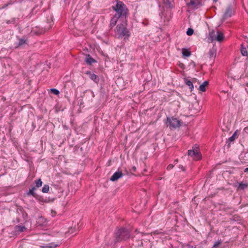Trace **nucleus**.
Listing matches in <instances>:
<instances>
[{
	"label": "nucleus",
	"mask_w": 248,
	"mask_h": 248,
	"mask_svg": "<svg viewBox=\"0 0 248 248\" xmlns=\"http://www.w3.org/2000/svg\"><path fill=\"white\" fill-rule=\"evenodd\" d=\"M136 235L132 236L130 245L132 247L138 248L140 246L147 248L150 247V242L148 239L145 238V236H149L148 233H143L135 230Z\"/></svg>",
	"instance_id": "nucleus-1"
},
{
	"label": "nucleus",
	"mask_w": 248,
	"mask_h": 248,
	"mask_svg": "<svg viewBox=\"0 0 248 248\" xmlns=\"http://www.w3.org/2000/svg\"><path fill=\"white\" fill-rule=\"evenodd\" d=\"M130 237V231L125 227L117 228L114 233V243L126 241Z\"/></svg>",
	"instance_id": "nucleus-2"
},
{
	"label": "nucleus",
	"mask_w": 248,
	"mask_h": 248,
	"mask_svg": "<svg viewBox=\"0 0 248 248\" xmlns=\"http://www.w3.org/2000/svg\"><path fill=\"white\" fill-rule=\"evenodd\" d=\"M112 8L116 12L115 16L120 18L122 21L126 20V16L128 15V9L125 5L121 1L117 0V4L115 6H112Z\"/></svg>",
	"instance_id": "nucleus-3"
},
{
	"label": "nucleus",
	"mask_w": 248,
	"mask_h": 248,
	"mask_svg": "<svg viewBox=\"0 0 248 248\" xmlns=\"http://www.w3.org/2000/svg\"><path fill=\"white\" fill-rule=\"evenodd\" d=\"M127 20L122 21V23L119 24L116 27V33L119 38L124 39H128L130 35V32L126 28Z\"/></svg>",
	"instance_id": "nucleus-4"
},
{
	"label": "nucleus",
	"mask_w": 248,
	"mask_h": 248,
	"mask_svg": "<svg viewBox=\"0 0 248 248\" xmlns=\"http://www.w3.org/2000/svg\"><path fill=\"white\" fill-rule=\"evenodd\" d=\"M182 123V122L180 120L173 117H167L165 122L167 126H169L171 129L179 127Z\"/></svg>",
	"instance_id": "nucleus-5"
},
{
	"label": "nucleus",
	"mask_w": 248,
	"mask_h": 248,
	"mask_svg": "<svg viewBox=\"0 0 248 248\" xmlns=\"http://www.w3.org/2000/svg\"><path fill=\"white\" fill-rule=\"evenodd\" d=\"M188 155L193 157V159L198 160L202 158L201 154L199 151V148L197 147L195 148L193 146L192 149L188 151Z\"/></svg>",
	"instance_id": "nucleus-6"
},
{
	"label": "nucleus",
	"mask_w": 248,
	"mask_h": 248,
	"mask_svg": "<svg viewBox=\"0 0 248 248\" xmlns=\"http://www.w3.org/2000/svg\"><path fill=\"white\" fill-rule=\"evenodd\" d=\"M128 171L125 169L124 173L123 172L122 170H120V168L118 169V171L115 172L112 176L110 177V180L112 182H115L122 178L123 176L125 174L128 175Z\"/></svg>",
	"instance_id": "nucleus-7"
},
{
	"label": "nucleus",
	"mask_w": 248,
	"mask_h": 248,
	"mask_svg": "<svg viewBox=\"0 0 248 248\" xmlns=\"http://www.w3.org/2000/svg\"><path fill=\"white\" fill-rule=\"evenodd\" d=\"M233 12L234 10L233 9L232 6L231 4H230L228 5L225 13L223 15L222 20L223 21H225L227 18L231 17Z\"/></svg>",
	"instance_id": "nucleus-8"
},
{
	"label": "nucleus",
	"mask_w": 248,
	"mask_h": 248,
	"mask_svg": "<svg viewBox=\"0 0 248 248\" xmlns=\"http://www.w3.org/2000/svg\"><path fill=\"white\" fill-rule=\"evenodd\" d=\"M239 134H240V131L238 130H236L234 132L233 135L231 137H230L228 139V140L226 141V144H225L224 147H227V149H229L230 147L231 142H233L235 139H237Z\"/></svg>",
	"instance_id": "nucleus-9"
},
{
	"label": "nucleus",
	"mask_w": 248,
	"mask_h": 248,
	"mask_svg": "<svg viewBox=\"0 0 248 248\" xmlns=\"http://www.w3.org/2000/svg\"><path fill=\"white\" fill-rule=\"evenodd\" d=\"M187 4L189 7L193 9H198L202 5L199 0H190V2Z\"/></svg>",
	"instance_id": "nucleus-10"
},
{
	"label": "nucleus",
	"mask_w": 248,
	"mask_h": 248,
	"mask_svg": "<svg viewBox=\"0 0 248 248\" xmlns=\"http://www.w3.org/2000/svg\"><path fill=\"white\" fill-rule=\"evenodd\" d=\"M85 74L88 75L90 79L94 81L95 83H98V82L99 81V79L98 78L97 76L93 73L91 71H86Z\"/></svg>",
	"instance_id": "nucleus-11"
},
{
	"label": "nucleus",
	"mask_w": 248,
	"mask_h": 248,
	"mask_svg": "<svg viewBox=\"0 0 248 248\" xmlns=\"http://www.w3.org/2000/svg\"><path fill=\"white\" fill-rule=\"evenodd\" d=\"M85 62L88 65H92L93 63H96L97 61L92 57L90 54H86Z\"/></svg>",
	"instance_id": "nucleus-12"
},
{
	"label": "nucleus",
	"mask_w": 248,
	"mask_h": 248,
	"mask_svg": "<svg viewBox=\"0 0 248 248\" xmlns=\"http://www.w3.org/2000/svg\"><path fill=\"white\" fill-rule=\"evenodd\" d=\"M27 39L24 37L19 39L18 42L16 44L15 48H18L22 46H25L27 44Z\"/></svg>",
	"instance_id": "nucleus-13"
},
{
	"label": "nucleus",
	"mask_w": 248,
	"mask_h": 248,
	"mask_svg": "<svg viewBox=\"0 0 248 248\" xmlns=\"http://www.w3.org/2000/svg\"><path fill=\"white\" fill-rule=\"evenodd\" d=\"M217 48L214 46L209 51V56L210 59L215 58L216 57Z\"/></svg>",
	"instance_id": "nucleus-14"
},
{
	"label": "nucleus",
	"mask_w": 248,
	"mask_h": 248,
	"mask_svg": "<svg viewBox=\"0 0 248 248\" xmlns=\"http://www.w3.org/2000/svg\"><path fill=\"white\" fill-rule=\"evenodd\" d=\"M216 35L214 30H212L209 33V37L208 38V41L209 43H211L216 40Z\"/></svg>",
	"instance_id": "nucleus-15"
},
{
	"label": "nucleus",
	"mask_w": 248,
	"mask_h": 248,
	"mask_svg": "<svg viewBox=\"0 0 248 248\" xmlns=\"http://www.w3.org/2000/svg\"><path fill=\"white\" fill-rule=\"evenodd\" d=\"M217 34L216 35L215 40L219 42L222 41L224 38L223 33L219 31H217Z\"/></svg>",
	"instance_id": "nucleus-16"
},
{
	"label": "nucleus",
	"mask_w": 248,
	"mask_h": 248,
	"mask_svg": "<svg viewBox=\"0 0 248 248\" xmlns=\"http://www.w3.org/2000/svg\"><path fill=\"white\" fill-rule=\"evenodd\" d=\"M120 18L116 16H114L111 19L110 26L112 28L115 26L117 23V22Z\"/></svg>",
	"instance_id": "nucleus-17"
},
{
	"label": "nucleus",
	"mask_w": 248,
	"mask_h": 248,
	"mask_svg": "<svg viewBox=\"0 0 248 248\" xmlns=\"http://www.w3.org/2000/svg\"><path fill=\"white\" fill-rule=\"evenodd\" d=\"M209 85V82L208 81H204L199 86V90L202 92H205L206 91V87Z\"/></svg>",
	"instance_id": "nucleus-18"
},
{
	"label": "nucleus",
	"mask_w": 248,
	"mask_h": 248,
	"mask_svg": "<svg viewBox=\"0 0 248 248\" xmlns=\"http://www.w3.org/2000/svg\"><path fill=\"white\" fill-rule=\"evenodd\" d=\"M184 81H185V83H186V84L189 87L191 92H192L194 89V86H193L192 82L191 81V80L187 79L186 78H184Z\"/></svg>",
	"instance_id": "nucleus-19"
},
{
	"label": "nucleus",
	"mask_w": 248,
	"mask_h": 248,
	"mask_svg": "<svg viewBox=\"0 0 248 248\" xmlns=\"http://www.w3.org/2000/svg\"><path fill=\"white\" fill-rule=\"evenodd\" d=\"M183 56L185 57H188L191 55V52L187 48H184L182 50Z\"/></svg>",
	"instance_id": "nucleus-20"
},
{
	"label": "nucleus",
	"mask_w": 248,
	"mask_h": 248,
	"mask_svg": "<svg viewBox=\"0 0 248 248\" xmlns=\"http://www.w3.org/2000/svg\"><path fill=\"white\" fill-rule=\"evenodd\" d=\"M240 51H241V54L243 56H248V50L247 49V48L244 46V45L243 44H242L241 45Z\"/></svg>",
	"instance_id": "nucleus-21"
},
{
	"label": "nucleus",
	"mask_w": 248,
	"mask_h": 248,
	"mask_svg": "<svg viewBox=\"0 0 248 248\" xmlns=\"http://www.w3.org/2000/svg\"><path fill=\"white\" fill-rule=\"evenodd\" d=\"M240 220L241 217L237 215H235L229 218V221L231 223L234 221H239Z\"/></svg>",
	"instance_id": "nucleus-22"
},
{
	"label": "nucleus",
	"mask_w": 248,
	"mask_h": 248,
	"mask_svg": "<svg viewBox=\"0 0 248 248\" xmlns=\"http://www.w3.org/2000/svg\"><path fill=\"white\" fill-rule=\"evenodd\" d=\"M51 22H48L47 23V25L44 26V31H42L41 32V33L44 32L46 31H47V30H49L52 27V23L53 22V21H52V17H51Z\"/></svg>",
	"instance_id": "nucleus-23"
},
{
	"label": "nucleus",
	"mask_w": 248,
	"mask_h": 248,
	"mask_svg": "<svg viewBox=\"0 0 248 248\" xmlns=\"http://www.w3.org/2000/svg\"><path fill=\"white\" fill-rule=\"evenodd\" d=\"M15 229L18 232H21L25 231L27 228L25 226H16Z\"/></svg>",
	"instance_id": "nucleus-24"
},
{
	"label": "nucleus",
	"mask_w": 248,
	"mask_h": 248,
	"mask_svg": "<svg viewBox=\"0 0 248 248\" xmlns=\"http://www.w3.org/2000/svg\"><path fill=\"white\" fill-rule=\"evenodd\" d=\"M35 198L38 201L43 202H48V201L46 199H44L43 196L41 195H39L38 194L36 195Z\"/></svg>",
	"instance_id": "nucleus-25"
},
{
	"label": "nucleus",
	"mask_w": 248,
	"mask_h": 248,
	"mask_svg": "<svg viewBox=\"0 0 248 248\" xmlns=\"http://www.w3.org/2000/svg\"><path fill=\"white\" fill-rule=\"evenodd\" d=\"M35 190H36V187L35 186H33L31 189H30V190L27 192V195H31L35 198L37 195V194L34 192Z\"/></svg>",
	"instance_id": "nucleus-26"
},
{
	"label": "nucleus",
	"mask_w": 248,
	"mask_h": 248,
	"mask_svg": "<svg viewBox=\"0 0 248 248\" xmlns=\"http://www.w3.org/2000/svg\"><path fill=\"white\" fill-rule=\"evenodd\" d=\"M59 246L58 244H54L53 243H49L46 246H41L40 248H56Z\"/></svg>",
	"instance_id": "nucleus-27"
},
{
	"label": "nucleus",
	"mask_w": 248,
	"mask_h": 248,
	"mask_svg": "<svg viewBox=\"0 0 248 248\" xmlns=\"http://www.w3.org/2000/svg\"><path fill=\"white\" fill-rule=\"evenodd\" d=\"M248 186V183H243V182H240L239 183L238 188L240 189L244 190L245 188H246Z\"/></svg>",
	"instance_id": "nucleus-28"
},
{
	"label": "nucleus",
	"mask_w": 248,
	"mask_h": 248,
	"mask_svg": "<svg viewBox=\"0 0 248 248\" xmlns=\"http://www.w3.org/2000/svg\"><path fill=\"white\" fill-rule=\"evenodd\" d=\"M49 189V186L48 185H45L42 189V191L43 193H47Z\"/></svg>",
	"instance_id": "nucleus-29"
},
{
	"label": "nucleus",
	"mask_w": 248,
	"mask_h": 248,
	"mask_svg": "<svg viewBox=\"0 0 248 248\" xmlns=\"http://www.w3.org/2000/svg\"><path fill=\"white\" fill-rule=\"evenodd\" d=\"M35 183L37 187H40L42 186V182L41 179L35 180Z\"/></svg>",
	"instance_id": "nucleus-30"
},
{
	"label": "nucleus",
	"mask_w": 248,
	"mask_h": 248,
	"mask_svg": "<svg viewBox=\"0 0 248 248\" xmlns=\"http://www.w3.org/2000/svg\"><path fill=\"white\" fill-rule=\"evenodd\" d=\"M221 240H218L217 241L215 242L212 248H217L221 244Z\"/></svg>",
	"instance_id": "nucleus-31"
},
{
	"label": "nucleus",
	"mask_w": 248,
	"mask_h": 248,
	"mask_svg": "<svg viewBox=\"0 0 248 248\" xmlns=\"http://www.w3.org/2000/svg\"><path fill=\"white\" fill-rule=\"evenodd\" d=\"M50 92L55 95H59L60 94L59 91L55 88L51 89Z\"/></svg>",
	"instance_id": "nucleus-32"
},
{
	"label": "nucleus",
	"mask_w": 248,
	"mask_h": 248,
	"mask_svg": "<svg viewBox=\"0 0 248 248\" xmlns=\"http://www.w3.org/2000/svg\"><path fill=\"white\" fill-rule=\"evenodd\" d=\"M194 33V31L192 28H188L186 31V34L188 36L192 35Z\"/></svg>",
	"instance_id": "nucleus-33"
},
{
	"label": "nucleus",
	"mask_w": 248,
	"mask_h": 248,
	"mask_svg": "<svg viewBox=\"0 0 248 248\" xmlns=\"http://www.w3.org/2000/svg\"><path fill=\"white\" fill-rule=\"evenodd\" d=\"M166 5L170 9H172L173 7V5L169 0H167V1L166 3Z\"/></svg>",
	"instance_id": "nucleus-34"
},
{
	"label": "nucleus",
	"mask_w": 248,
	"mask_h": 248,
	"mask_svg": "<svg viewBox=\"0 0 248 248\" xmlns=\"http://www.w3.org/2000/svg\"><path fill=\"white\" fill-rule=\"evenodd\" d=\"M6 23L8 24H11V23L14 24L15 23V18H13L11 20H7L6 21Z\"/></svg>",
	"instance_id": "nucleus-35"
},
{
	"label": "nucleus",
	"mask_w": 248,
	"mask_h": 248,
	"mask_svg": "<svg viewBox=\"0 0 248 248\" xmlns=\"http://www.w3.org/2000/svg\"><path fill=\"white\" fill-rule=\"evenodd\" d=\"M174 166L172 164H170L168 167L167 169L168 170H170L173 168Z\"/></svg>",
	"instance_id": "nucleus-36"
},
{
	"label": "nucleus",
	"mask_w": 248,
	"mask_h": 248,
	"mask_svg": "<svg viewBox=\"0 0 248 248\" xmlns=\"http://www.w3.org/2000/svg\"><path fill=\"white\" fill-rule=\"evenodd\" d=\"M136 168L135 166H133L131 169L130 170L131 172H135L136 171Z\"/></svg>",
	"instance_id": "nucleus-37"
},
{
	"label": "nucleus",
	"mask_w": 248,
	"mask_h": 248,
	"mask_svg": "<svg viewBox=\"0 0 248 248\" xmlns=\"http://www.w3.org/2000/svg\"><path fill=\"white\" fill-rule=\"evenodd\" d=\"M179 66H180V67H181L183 69H185V66L183 63H180L179 64Z\"/></svg>",
	"instance_id": "nucleus-38"
},
{
	"label": "nucleus",
	"mask_w": 248,
	"mask_h": 248,
	"mask_svg": "<svg viewBox=\"0 0 248 248\" xmlns=\"http://www.w3.org/2000/svg\"><path fill=\"white\" fill-rule=\"evenodd\" d=\"M179 168L181 169L183 171H185L186 170V169L185 167H184L182 165H179Z\"/></svg>",
	"instance_id": "nucleus-39"
},
{
	"label": "nucleus",
	"mask_w": 248,
	"mask_h": 248,
	"mask_svg": "<svg viewBox=\"0 0 248 248\" xmlns=\"http://www.w3.org/2000/svg\"><path fill=\"white\" fill-rule=\"evenodd\" d=\"M190 64H193V67H195L196 66L195 63L194 61H191Z\"/></svg>",
	"instance_id": "nucleus-40"
},
{
	"label": "nucleus",
	"mask_w": 248,
	"mask_h": 248,
	"mask_svg": "<svg viewBox=\"0 0 248 248\" xmlns=\"http://www.w3.org/2000/svg\"><path fill=\"white\" fill-rule=\"evenodd\" d=\"M244 172H248V168H246V169L244 170Z\"/></svg>",
	"instance_id": "nucleus-41"
},
{
	"label": "nucleus",
	"mask_w": 248,
	"mask_h": 248,
	"mask_svg": "<svg viewBox=\"0 0 248 248\" xmlns=\"http://www.w3.org/2000/svg\"><path fill=\"white\" fill-rule=\"evenodd\" d=\"M9 3H7V4H5V5L2 7V8H4L6 7L9 5Z\"/></svg>",
	"instance_id": "nucleus-42"
},
{
	"label": "nucleus",
	"mask_w": 248,
	"mask_h": 248,
	"mask_svg": "<svg viewBox=\"0 0 248 248\" xmlns=\"http://www.w3.org/2000/svg\"><path fill=\"white\" fill-rule=\"evenodd\" d=\"M188 248H196L195 247H193V246L188 245Z\"/></svg>",
	"instance_id": "nucleus-43"
},
{
	"label": "nucleus",
	"mask_w": 248,
	"mask_h": 248,
	"mask_svg": "<svg viewBox=\"0 0 248 248\" xmlns=\"http://www.w3.org/2000/svg\"><path fill=\"white\" fill-rule=\"evenodd\" d=\"M178 159H175V160H174V162H175V163H177V162H178Z\"/></svg>",
	"instance_id": "nucleus-44"
},
{
	"label": "nucleus",
	"mask_w": 248,
	"mask_h": 248,
	"mask_svg": "<svg viewBox=\"0 0 248 248\" xmlns=\"http://www.w3.org/2000/svg\"><path fill=\"white\" fill-rule=\"evenodd\" d=\"M156 231H155V232H154L155 233H158V232H156Z\"/></svg>",
	"instance_id": "nucleus-45"
},
{
	"label": "nucleus",
	"mask_w": 248,
	"mask_h": 248,
	"mask_svg": "<svg viewBox=\"0 0 248 248\" xmlns=\"http://www.w3.org/2000/svg\"><path fill=\"white\" fill-rule=\"evenodd\" d=\"M214 1L216 2L217 1V0H213Z\"/></svg>",
	"instance_id": "nucleus-46"
}]
</instances>
